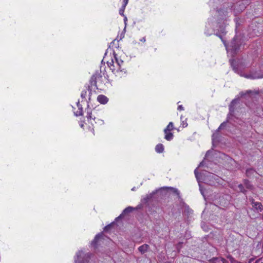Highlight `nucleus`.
<instances>
[{
    "mask_svg": "<svg viewBox=\"0 0 263 263\" xmlns=\"http://www.w3.org/2000/svg\"><path fill=\"white\" fill-rule=\"evenodd\" d=\"M89 257L88 254H84L82 251H79L77 254L76 263H88Z\"/></svg>",
    "mask_w": 263,
    "mask_h": 263,
    "instance_id": "3",
    "label": "nucleus"
},
{
    "mask_svg": "<svg viewBox=\"0 0 263 263\" xmlns=\"http://www.w3.org/2000/svg\"><path fill=\"white\" fill-rule=\"evenodd\" d=\"M212 263H227L228 261L223 258L215 257L210 260Z\"/></svg>",
    "mask_w": 263,
    "mask_h": 263,
    "instance_id": "9",
    "label": "nucleus"
},
{
    "mask_svg": "<svg viewBox=\"0 0 263 263\" xmlns=\"http://www.w3.org/2000/svg\"><path fill=\"white\" fill-rule=\"evenodd\" d=\"M98 113V110L95 109L92 110L90 109H87L86 117L92 125H93L94 123H98L99 125H102L104 123L103 120L98 119L99 117Z\"/></svg>",
    "mask_w": 263,
    "mask_h": 263,
    "instance_id": "2",
    "label": "nucleus"
},
{
    "mask_svg": "<svg viewBox=\"0 0 263 263\" xmlns=\"http://www.w3.org/2000/svg\"><path fill=\"white\" fill-rule=\"evenodd\" d=\"M218 36H219L220 39H222V38H221V35H218Z\"/></svg>",
    "mask_w": 263,
    "mask_h": 263,
    "instance_id": "34",
    "label": "nucleus"
},
{
    "mask_svg": "<svg viewBox=\"0 0 263 263\" xmlns=\"http://www.w3.org/2000/svg\"><path fill=\"white\" fill-rule=\"evenodd\" d=\"M228 258H229L230 261H231V263H240L232 256H229Z\"/></svg>",
    "mask_w": 263,
    "mask_h": 263,
    "instance_id": "25",
    "label": "nucleus"
},
{
    "mask_svg": "<svg viewBox=\"0 0 263 263\" xmlns=\"http://www.w3.org/2000/svg\"><path fill=\"white\" fill-rule=\"evenodd\" d=\"M249 3L250 2L249 0H243L241 2H239L238 4H237L236 7H238L239 6L240 8H236V11L238 12L242 11L246 8V6L248 5Z\"/></svg>",
    "mask_w": 263,
    "mask_h": 263,
    "instance_id": "4",
    "label": "nucleus"
},
{
    "mask_svg": "<svg viewBox=\"0 0 263 263\" xmlns=\"http://www.w3.org/2000/svg\"><path fill=\"white\" fill-rule=\"evenodd\" d=\"M178 109L179 110H183L184 109V108H183V107L182 106V105H179L178 107Z\"/></svg>",
    "mask_w": 263,
    "mask_h": 263,
    "instance_id": "28",
    "label": "nucleus"
},
{
    "mask_svg": "<svg viewBox=\"0 0 263 263\" xmlns=\"http://www.w3.org/2000/svg\"><path fill=\"white\" fill-rule=\"evenodd\" d=\"M155 150L157 153H162L164 151V146L162 144H158L156 146Z\"/></svg>",
    "mask_w": 263,
    "mask_h": 263,
    "instance_id": "14",
    "label": "nucleus"
},
{
    "mask_svg": "<svg viewBox=\"0 0 263 263\" xmlns=\"http://www.w3.org/2000/svg\"><path fill=\"white\" fill-rule=\"evenodd\" d=\"M77 106L79 108V109L80 110V111H79V114H77V115H79V116H81V115H82L83 113V110H82V106L80 105V103H79V102L77 103Z\"/></svg>",
    "mask_w": 263,
    "mask_h": 263,
    "instance_id": "24",
    "label": "nucleus"
},
{
    "mask_svg": "<svg viewBox=\"0 0 263 263\" xmlns=\"http://www.w3.org/2000/svg\"><path fill=\"white\" fill-rule=\"evenodd\" d=\"M238 187L241 192L246 194V190L244 189V186L242 184H239Z\"/></svg>",
    "mask_w": 263,
    "mask_h": 263,
    "instance_id": "23",
    "label": "nucleus"
},
{
    "mask_svg": "<svg viewBox=\"0 0 263 263\" xmlns=\"http://www.w3.org/2000/svg\"><path fill=\"white\" fill-rule=\"evenodd\" d=\"M174 129V125L173 122H171L169 123L166 128L164 129V132L166 131L171 132Z\"/></svg>",
    "mask_w": 263,
    "mask_h": 263,
    "instance_id": "17",
    "label": "nucleus"
},
{
    "mask_svg": "<svg viewBox=\"0 0 263 263\" xmlns=\"http://www.w3.org/2000/svg\"><path fill=\"white\" fill-rule=\"evenodd\" d=\"M149 248V246L147 244H144L142 246H140L138 248V251L141 253L144 254L147 251L148 249Z\"/></svg>",
    "mask_w": 263,
    "mask_h": 263,
    "instance_id": "10",
    "label": "nucleus"
},
{
    "mask_svg": "<svg viewBox=\"0 0 263 263\" xmlns=\"http://www.w3.org/2000/svg\"><path fill=\"white\" fill-rule=\"evenodd\" d=\"M154 194L155 193L153 192L152 193L146 195L145 197H144L142 199V202L144 203L148 202L149 200L152 199Z\"/></svg>",
    "mask_w": 263,
    "mask_h": 263,
    "instance_id": "11",
    "label": "nucleus"
},
{
    "mask_svg": "<svg viewBox=\"0 0 263 263\" xmlns=\"http://www.w3.org/2000/svg\"><path fill=\"white\" fill-rule=\"evenodd\" d=\"M124 21H127V18L126 17L124 18Z\"/></svg>",
    "mask_w": 263,
    "mask_h": 263,
    "instance_id": "33",
    "label": "nucleus"
},
{
    "mask_svg": "<svg viewBox=\"0 0 263 263\" xmlns=\"http://www.w3.org/2000/svg\"><path fill=\"white\" fill-rule=\"evenodd\" d=\"M251 201L253 208H254L257 210H258L260 212L262 211L263 206L260 202H255L253 199H252Z\"/></svg>",
    "mask_w": 263,
    "mask_h": 263,
    "instance_id": "6",
    "label": "nucleus"
},
{
    "mask_svg": "<svg viewBox=\"0 0 263 263\" xmlns=\"http://www.w3.org/2000/svg\"><path fill=\"white\" fill-rule=\"evenodd\" d=\"M101 236H102L101 234H99L95 236L93 240L92 241V244L93 245H96L97 242V241H98V240L100 238V237Z\"/></svg>",
    "mask_w": 263,
    "mask_h": 263,
    "instance_id": "22",
    "label": "nucleus"
},
{
    "mask_svg": "<svg viewBox=\"0 0 263 263\" xmlns=\"http://www.w3.org/2000/svg\"><path fill=\"white\" fill-rule=\"evenodd\" d=\"M135 209L132 206H128L127 208H125L122 213L120 214V215L118 217V218H122L125 216L126 215L128 214L129 213L132 212Z\"/></svg>",
    "mask_w": 263,
    "mask_h": 263,
    "instance_id": "7",
    "label": "nucleus"
},
{
    "mask_svg": "<svg viewBox=\"0 0 263 263\" xmlns=\"http://www.w3.org/2000/svg\"><path fill=\"white\" fill-rule=\"evenodd\" d=\"M258 261H256V263H258Z\"/></svg>",
    "mask_w": 263,
    "mask_h": 263,
    "instance_id": "35",
    "label": "nucleus"
},
{
    "mask_svg": "<svg viewBox=\"0 0 263 263\" xmlns=\"http://www.w3.org/2000/svg\"><path fill=\"white\" fill-rule=\"evenodd\" d=\"M165 133V137L164 138L167 140L170 141L173 138V134L169 131H166V132H164Z\"/></svg>",
    "mask_w": 263,
    "mask_h": 263,
    "instance_id": "13",
    "label": "nucleus"
},
{
    "mask_svg": "<svg viewBox=\"0 0 263 263\" xmlns=\"http://www.w3.org/2000/svg\"><path fill=\"white\" fill-rule=\"evenodd\" d=\"M115 59L116 61V63L117 64L118 66H120V64L123 63L122 61L120 60V61H119L116 57H115Z\"/></svg>",
    "mask_w": 263,
    "mask_h": 263,
    "instance_id": "27",
    "label": "nucleus"
},
{
    "mask_svg": "<svg viewBox=\"0 0 263 263\" xmlns=\"http://www.w3.org/2000/svg\"><path fill=\"white\" fill-rule=\"evenodd\" d=\"M166 188L171 190L174 194H176L179 197L180 193L178 189L173 187H168Z\"/></svg>",
    "mask_w": 263,
    "mask_h": 263,
    "instance_id": "21",
    "label": "nucleus"
},
{
    "mask_svg": "<svg viewBox=\"0 0 263 263\" xmlns=\"http://www.w3.org/2000/svg\"><path fill=\"white\" fill-rule=\"evenodd\" d=\"M194 173L195 175V176L197 178H198V172H197V168H196L194 171Z\"/></svg>",
    "mask_w": 263,
    "mask_h": 263,
    "instance_id": "29",
    "label": "nucleus"
},
{
    "mask_svg": "<svg viewBox=\"0 0 263 263\" xmlns=\"http://www.w3.org/2000/svg\"><path fill=\"white\" fill-rule=\"evenodd\" d=\"M226 122H224L220 124V125L219 126V127H218V130L223 129L226 126Z\"/></svg>",
    "mask_w": 263,
    "mask_h": 263,
    "instance_id": "26",
    "label": "nucleus"
},
{
    "mask_svg": "<svg viewBox=\"0 0 263 263\" xmlns=\"http://www.w3.org/2000/svg\"><path fill=\"white\" fill-rule=\"evenodd\" d=\"M202 165H203V162H201L199 164V167H201V166H202Z\"/></svg>",
    "mask_w": 263,
    "mask_h": 263,
    "instance_id": "32",
    "label": "nucleus"
},
{
    "mask_svg": "<svg viewBox=\"0 0 263 263\" xmlns=\"http://www.w3.org/2000/svg\"><path fill=\"white\" fill-rule=\"evenodd\" d=\"M97 100L100 103L102 104H105L107 103L108 99L106 96L102 95H100L98 96Z\"/></svg>",
    "mask_w": 263,
    "mask_h": 263,
    "instance_id": "8",
    "label": "nucleus"
},
{
    "mask_svg": "<svg viewBox=\"0 0 263 263\" xmlns=\"http://www.w3.org/2000/svg\"><path fill=\"white\" fill-rule=\"evenodd\" d=\"M87 95V92L86 90V88L82 90L81 94V97L82 99V101H87L86 97Z\"/></svg>",
    "mask_w": 263,
    "mask_h": 263,
    "instance_id": "16",
    "label": "nucleus"
},
{
    "mask_svg": "<svg viewBox=\"0 0 263 263\" xmlns=\"http://www.w3.org/2000/svg\"><path fill=\"white\" fill-rule=\"evenodd\" d=\"M231 63L232 66L233 67V69L235 71V72H238V68L237 67V64H236V62L235 61H233V60H231Z\"/></svg>",
    "mask_w": 263,
    "mask_h": 263,
    "instance_id": "20",
    "label": "nucleus"
},
{
    "mask_svg": "<svg viewBox=\"0 0 263 263\" xmlns=\"http://www.w3.org/2000/svg\"><path fill=\"white\" fill-rule=\"evenodd\" d=\"M244 77L245 78L252 79H260L263 78V74H259L258 73L255 72L254 73L246 74L244 76Z\"/></svg>",
    "mask_w": 263,
    "mask_h": 263,
    "instance_id": "5",
    "label": "nucleus"
},
{
    "mask_svg": "<svg viewBox=\"0 0 263 263\" xmlns=\"http://www.w3.org/2000/svg\"><path fill=\"white\" fill-rule=\"evenodd\" d=\"M237 100L236 99H234L231 102V104L229 106V110L230 112H233L234 111V106L237 103Z\"/></svg>",
    "mask_w": 263,
    "mask_h": 263,
    "instance_id": "15",
    "label": "nucleus"
},
{
    "mask_svg": "<svg viewBox=\"0 0 263 263\" xmlns=\"http://www.w3.org/2000/svg\"><path fill=\"white\" fill-rule=\"evenodd\" d=\"M108 82L106 76L104 73H102L101 71H96L91 77L90 79V86H88V90L89 91V96L91 94V88L92 86L95 87L97 89L102 87L105 85Z\"/></svg>",
    "mask_w": 263,
    "mask_h": 263,
    "instance_id": "1",
    "label": "nucleus"
},
{
    "mask_svg": "<svg viewBox=\"0 0 263 263\" xmlns=\"http://www.w3.org/2000/svg\"><path fill=\"white\" fill-rule=\"evenodd\" d=\"M128 0H123V5L122 7L119 10V13L121 15H124V11L125 8L126 6L128 3Z\"/></svg>",
    "mask_w": 263,
    "mask_h": 263,
    "instance_id": "12",
    "label": "nucleus"
},
{
    "mask_svg": "<svg viewBox=\"0 0 263 263\" xmlns=\"http://www.w3.org/2000/svg\"><path fill=\"white\" fill-rule=\"evenodd\" d=\"M244 185L248 189L252 190L253 189V186L251 184L249 181L248 180H245L244 181Z\"/></svg>",
    "mask_w": 263,
    "mask_h": 263,
    "instance_id": "19",
    "label": "nucleus"
},
{
    "mask_svg": "<svg viewBox=\"0 0 263 263\" xmlns=\"http://www.w3.org/2000/svg\"><path fill=\"white\" fill-rule=\"evenodd\" d=\"M256 172L252 168L247 169L246 170V175L248 177H251Z\"/></svg>",
    "mask_w": 263,
    "mask_h": 263,
    "instance_id": "18",
    "label": "nucleus"
},
{
    "mask_svg": "<svg viewBox=\"0 0 263 263\" xmlns=\"http://www.w3.org/2000/svg\"><path fill=\"white\" fill-rule=\"evenodd\" d=\"M109 227H110V226H109V225H108V226H106V227H105V228H104V230H105V231H106V230L108 229V228H109Z\"/></svg>",
    "mask_w": 263,
    "mask_h": 263,
    "instance_id": "31",
    "label": "nucleus"
},
{
    "mask_svg": "<svg viewBox=\"0 0 263 263\" xmlns=\"http://www.w3.org/2000/svg\"><path fill=\"white\" fill-rule=\"evenodd\" d=\"M140 41H141V42H145V41H146L145 37H142V38L140 40Z\"/></svg>",
    "mask_w": 263,
    "mask_h": 263,
    "instance_id": "30",
    "label": "nucleus"
}]
</instances>
